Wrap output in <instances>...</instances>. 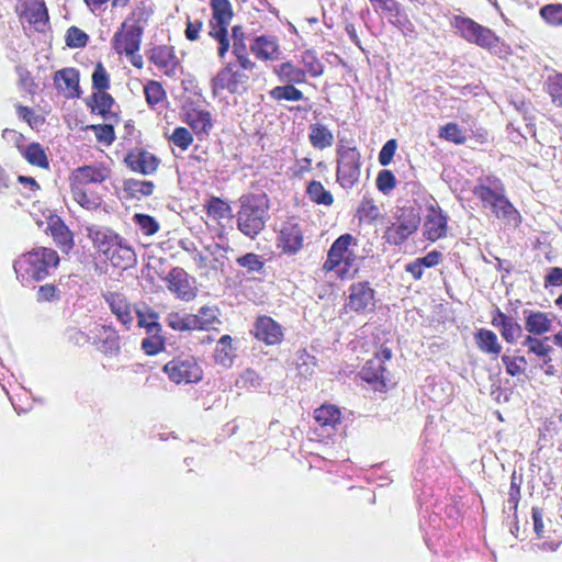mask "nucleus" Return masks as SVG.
Returning a JSON list of instances; mask_svg holds the SVG:
<instances>
[{"label": "nucleus", "instance_id": "47", "mask_svg": "<svg viewBox=\"0 0 562 562\" xmlns=\"http://www.w3.org/2000/svg\"><path fill=\"white\" fill-rule=\"evenodd\" d=\"M358 213L360 220L373 222L380 216V209L374 204L373 199L363 196L358 207Z\"/></svg>", "mask_w": 562, "mask_h": 562}, {"label": "nucleus", "instance_id": "17", "mask_svg": "<svg viewBox=\"0 0 562 562\" xmlns=\"http://www.w3.org/2000/svg\"><path fill=\"white\" fill-rule=\"evenodd\" d=\"M168 289L175 293L179 299L190 301L195 296L194 288L192 286L188 273L181 268H173L168 277Z\"/></svg>", "mask_w": 562, "mask_h": 562}, {"label": "nucleus", "instance_id": "49", "mask_svg": "<svg viewBox=\"0 0 562 562\" xmlns=\"http://www.w3.org/2000/svg\"><path fill=\"white\" fill-rule=\"evenodd\" d=\"M210 35L215 38L220 46H218V56L223 58L227 50L229 49V40L227 36V27H215L213 23H211V31Z\"/></svg>", "mask_w": 562, "mask_h": 562}, {"label": "nucleus", "instance_id": "58", "mask_svg": "<svg viewBox=\"0 0 562 562\" xmlns=\"http://www.w3.org/2000/svg\"><path fill=\"white\" fill-rule=\"evenodd\" d=\"M199 319V323H201V327H198L195 330H203L207 329L209 326H211L214 321H216V313L212 307L203 306L199 310L198 314H192Z\"/></svg>", "mask_w": 562, "mask_h": 562}, {"label": "nucleus", "instance_id": "35", "mask_svg": "<svg viewBox=\"0 0 562 562\" xmlns=\"http://www.w3.org/2000/svg\"><path fill=\"white\" fill-rule=\"evenodd\" d=\"M211 7L213 11L212 22L215 27H227L231 23L233 12L228 0H211Z\"/></svg>", "mask_w": 562, "mask_h": 562}, {"label": "nucleus", "instance_id": "29", "mask_svg": "<svg viewBox=\"0 0 562 562\" xmlns=\"http://www.w3.org/2000/svg\"><path fill=\"white\" fill-rule=\"evenodd\" d=\"M274 74L281 82L300 85L306 81V71L292 61H285L274 67Z\"/></svg>", "mask_w": 562, "mask_h": 562}, {"label": "nucleus", "instance_id": "52", "mask_svg": "<svg viewBox=\"0 0 562 562\" xmlns=\"http://www.w3.org/2000/svg\"><path fill=\"white\" fill-rule=\"evenodd\" d=\"M541 16L552 25L562 24V5L561 4H548L544 5L540 11Z\"/></svg>", "mask_w": 562, "mask_h": 562}, {"label": "nucleus", "instance_id": "57", "mask_svg": "<svg viewBox=\"0 0 562 562\" xmlns=\"http://www.w3.org/2000/svg\"><path fill=\"white\" fill-rule=\"evenodd\" d=\"M501 335L507 342L513 344L519 337H521L522 328L517 322H515L512 318L507 324H505V326H503V328L501 329Z\"/></svg>", "mask_w": 562, "mask_h": 562}, {"label": "nucleus", "instance_id": "20", "mask_svg": "<svg viewBox=\"0 0 562 562\" xmlns=\"http://www.w3.org/2000/svg\"><path fill=\"white\" fill-rule=\"evenodd\" d=\"M54 83L58 91L67 98L79 97V71L75 68H64L54 76Z\"/></svg>", "mask_w": 562, "mask_h": 562}, {"label": "nucleus", "instance_id": "53", "mask_svg": "<svg viewBox=\"0 0 562 562\" xmlns=\"http://www.w3.org/2000/svg\"><path fill=\"white\" fill-rule=\"evenodd\" d=\"M109 86V75L102 64L99 63L92 74V87L98 91H105Z\"/></svg>", "mask_w": 562, "mask_h": 562}, {"label": "nucleus", "instance_id": "8", "mask_svg": "<svg viewBox=\"0 0 562 562\" xmlns=\"http://www.w3.org/2000/svg\"><path fill=\"white\" fill-rule=\"evenodd\" d=\"M249 76L239 70L237 65L228 63L223 67L211 81V88L213 94L220 95L223 90L229 93H241L247 89Z\"/></svg>", "mask_w": 562, "mask_h": 562}, {"label": "nucleus", "instance_id": "27", "mask_svg": "<svg viewBox=\"0 0 562 562\" xmlns=\"http://www.w3.org/2000/svg\"><path fill=\"white\" fill-rule=\"evenodd\" d=\"M122 189L124 198L142 200L153 194L155 184L150 180L128 178L123 181Z\"/></svg>", "mask_w": 562, "mask_h": 562}, {"label": "nucleus", "instance_id": "43", "mask_svg": "<svg viewBox=\"0 0 562 562\" xmlns=\"http://www.w3.org/2000/svg\"><path fill=\"white\" fill-rule=\"evenodd\" d=\"M301 61L304 66L306 74L312 77H319L324 71L322 61L317 58L316 54L312 50H305L302 53Z\"/></svg>", "mask_w": 562, "mask_h": 562}, {"label": "nucleus", "instance_id": "46", "mask_svg": "<svg viewBox=\"0 0 562 562\" xmlns=\"http://www.w3.org/2000/svg\"><path fill=\"white\" fill-rule=\"evenodd\" d=\"M133 221L147 236H151L159 231V223L150 215L137 213L133 216Z\"/></svg>", "mask_w": 562, "mask_h": 562}, {"label": "nucleus", "instance_id": "40", "mask_svg": "<svg viewBox=\"0 0 562 562\" xmlns=\"http://www.w3.org/2000/svg\"><path fill=\"white\" fill-rule=\"evenodd\" d=\"M144 93L148 105L153 109L164 103L166 99V91L162 86L155 80H150L145 85Z\"/></svg>", "mask_w": 562, "mask_h": 562}, {"label": "nucleus", "instance_id": "13", "mask_svg": "<svg viewBox=\"0 0 562 562\" xmlns=\"http://www.w3.org/2000/svg\"><path fill=\"white\" fill-rule=\"evenodd\" d=\"M278 243L286 254H296L303 247V232L295 218H289L281 224Z\"/></svg>", "mask_w": 562, "mask_h": 562}, {"label": "nucleus", "instance_id": "18", "mask_svg": "<svg viewBox=\"0 0 562 562\" xmlns=\"http://www.w3.org/2000/svg\"><path fill=\"white\" fill-rule=\"evenodd\" d=\"M103 297L109 304L111 312L116 316L117 321L126 329H130L134 317L132 315L131 304L127 302L125 295L117 292H108L103 294Z\"/></svg>", "mask_w": 562, "mask_h": 562}, {"label": "nucleus", "instance_id": "16", "mask_svg": "<svg viewBox=\"0 0 562 562\" xmlns=\"http://www.w3.org/2000/svg\"><path fill=\"white\" fill-rule=\"evenodd\" d=\"M109 177V170L101 166H83L75 169L70 176V187L85 188L91 183H101Z\"/></svg>", "mask_w": 562, "mask_h": 562}, {"label": "nucleus", "instance_id": "9", "mask_svg": "<svg viewBox=\"0 0 562 562\" xmlns=\"http://www.w3.org/2000/svg\"><path fill=\"white\" fill-rule=\"evenodd\" d=\"M340 411L334 405H322L314 411L311 439L323 441L331 438L340 424Z\"/></svg>", "mask_w": 562, "mask_h": 562}, {"label": "nucleus", "instance_id": "32", "mask_svg": "<svg viewBox=\"0 0 562 562\" xmlns=\"http://www.w3.org/2000/svg\"><path fill=\"white\" fill-rule=\"evenodd\" d=\"M475 342L481 351L484 353L497 357L502 351V346L498 342L497 336L494 331L481 328L476 331Z\"/></svg>", "mask_w": 562, "mask_h": 562}, {"label": "nucleus", "instance_id": "7", "mask_svg": "<svg viewBox=\"0 0 562 562\" xmlns=\"http://www.w3.org/2000/svg\"><path fill=\"white\" fill-rule=\"evenodd\" d=\"M164 372L176 384L198 383L203 370L193 356H179L164 366Z\"/></svg>", "mask_w": 562, "mask_h": 562}, {"label": "nucleus", "instance_id": "37", "mask_svg": "<svg viewBox=\"0 0 562 562\" xmlns=\"http://www.w3.org/2000/svg\"><path fill=\"white\" fill-rule=\"evenodd\" d=\"M166 322L175 330H195L201 327L199 319L192 314L181 315L179 313H170Z\"/></svg>", "mask_w": 562, "mask_h": 562}, {"label": "nucleus", "instance_id": "61", "mask_svg": "<svg viewBox=\"0 0 562 562\" xmlns=\"http://www.w3.org/2000/svg\"><path fill=\"white\" fill-rule=\"evenodd\" d=\"M59 299V290L53 284L40 286L37 300L41 302H52Z\"/></svg>", "mask_w": 562, "mask_h": 562}, {"label": "nucleus", "instance_id": "11", "mask_svg": "<svg viewBox=\"0 0 562 562\" xmlns=\"http://www.w3.org/2000/svg\"><path fill=\"white\" fill-rule=\"evenodd\" d=\"M143 29L137 24L124 22L112 38V45L117 54L133 55L140 47Z\"/></svg>", "mask_w": 562, "mask_h": 562}, {"label": "nucleus", "instance_id": "1", "mask_svg": "<svg viewBox=\"0 0 562 562\" xmlns=\"http://www.w3.org/2000/svg\"><path fill=\"white\" fill-rule=\"evenodd\" d=\"M234 217L237 229L246 237L255 239L270 218L269 200L266 194H245L238 200Z\"/></svg>", "mask_w": 562, "mask_h": 562}, {"label": "nucleus", "instance_id": "28", "mask_svg": "<svg viewBox=\"0 0 562 562\" xmlns=\"http://www.w3.org/2000/svg\"><path fill=\"white\" fill-rule=\"evenodd\" d=\"M98 337L100 342L99 349L104 355L115 356L120 352V336L112 326L102 325L98 330Z\"/></svg>", "mask_w": 562, "mask_h": 562}, {"label": "nucleus", "instance_id": "62", "mask_svg": "<svg viewBox=\"0 0 562 562\" xmlns=\"http://www.w3.org/2000/svg\"><path fill=\"white\" fill-rule=\"evenodd\" d=\"M89 128L94 131L98 140H114V128L112 124L91 125Z\"/></svg>", "mask_w": 562, "mask_h": 562}, {"label": "nucleus", "instance_id": "6", "mask_svg": "<svg viewBox=\"0 0 562 562\" xmlns=\"http://www.w3.org/2000/svg\"><path fill=\"white\" fill-rule=\"evenodd\" d=\"M420 224L419 213L412 206L398 210L396 221L385 231L384 237L391 245H402Z\"/></svg>", "mask_w": 562, "mask_h": 562}, {"label": "nucleus", "instance_id": "2", "mask_svg": "<svg viewBox=\"0 0 562 562\" xmlns=\"http://www.w3.org/2000/svg\"><path fill=\"white\" fill-rule=\"evenodd\" d=\"M58 263L59 256L54 249L37 247L15 260L13 268L22 282H38L47 278Z\"/></svg>", "mask_w": 562, "mask_h": 562}, {"label": "nucleus", "instance_id": "56", "mask_svg": "<svg viewBox=\"0 0 562 562\" xmlns=\"http://www.w3.org/2000/svg\"><path fill=\"white\" fill-rule=\"evenodd\" d=\"M396 186V179L390 170H382L376 178V187L384 194L390 193Z\"/></svg>", "mask_w": 562, "mask_h": 562}, {"label": "nucleus", "instance_id": "59", "mask_svg": "<svg viewBox=\"0 0 562 562\" xmlns=\"http://www.w3.org/2000/svg\"><path fill=\"white\" fill-rule=\"evenodd\" d=\"M136 314H137V318H138V326L145 328L146 333H149V328L151 327V324L160 325L158 323V315L150 310H147V311L137 310Z\"/></svg>", "mask_w": 562, "mask_h": 562}, {"label": "nucleus", "instance_id": "48", "mask_svg": "<svg viewBox=\"0 0 562 562\" xmlns=\"http://www.w3.org/2000/svg\"><path fill=\"white\" fill-rule=\"evenodd\" d=\"M237 263L245 268L247 272H259L262 270L265 263L257 254L248 252L237 258Z\"/></svg>", "mask_w": 562, "mask_h": 562}, {"label": "nucleus", "instance_id": "22", "mask_svg": "<svg viewBox=\"0 0 562 562\" xmlns=\"http://www.w3.org/2000/svg\"><path fill=\"white\" fill-rule=\"evenodd\" d=\"M360 376L363 381L375 384L378 391L385 389L390 381L385 375V368L380 357L368 360L360 371Z\"/></svg>", "mask_w": 562, "mask_h": 562}, {"label": "nucleus", "instance_id": "14", "mask_svg": "<svg viewBox=\"0 0 562 562\" xmlns=\"http://www.w3.org/2000/svg\"><path fill=\"white\" fill-rule=\"evenodd\" d=\"M87 236L104 256L119 243L121 236L114 231L99 225H89L86 227Z\"/></svg>", "mask_w": 562, "mask_h": 562}, {"label": "nucleus", "instance_id": "21", "mask_svg": "<svg viewBox=\"0 0 562 562\" xmlns=\"http://www.w3.org/2000/svg\"><path fill=\"white\" fill-rule=\"evenodd\" d=\"M255 336L267 345H276L282 340L281 326L269 316H261L255 325Z\"/></svg>", "mask_w": 562, "mask_h": 562}, {"label": "nucleus", "instance_id": "44", "mask_svg": "<svg viewBox=\"0 0 562 562\" xmlns=\"http://www.w3.org/2000/svg\"><path fill=\"white\" fill-rule=\"evenodd\" d=\"M522 344L528 348L530 352L537 355L538 357L544 358V363L551 361L549 353L552 351V347L544 344L543 340L527 336Z\"/></svg>", "mask_w": 562, "mask_h": 562}, {"label": "nucleus", "instance_id": "12", "mask_svg": "<svg viewBox=\"0 0 562 562\" xmlns=\"http://www.w3.org/2000/svg\"><path fill=\"white\" fill-rule=\"evenodd\" d=\"M347 307L356 313L373 311L375 306L374 290L370 283L357 282L352 283L349 289Z\"/></svg>", "mask_w": 562, "mask_h": 562}, {"label": "nucleus", "instance_id": "41", "mask_svg": "<svg viewBox=\"0 0 562 562\" xmlns=\"http://www.w3.org/2000/svg\"><path fill=\"white\" fill-rule=\"evenodd\" d=\"M307 194L317 204L329 206L334 202L331 193L319 181H312L307 186Z\"/></svg>", "mask_w": 562, "mask_h": 562}, {"label": "nucleus", "instance_id": "50", "mask_svg": "<svg viewBox=\"0 0 562 562\" xmlns=\"http://www.w3.org/2000/svg\"><path fill=\"white\" fill-rule=\"evenodd\" d=\"M502 361L506 367V372L512 376L521 374L525 371V367L527 364V361L524 357L512 358L509 356H503Z\"/></svg>", "mask_w": 562, "mask_h": 562}, {"label": "nucleus", "instance_id": "38", "mask_svg": "<svg viewBox=\"0 0 562 562\" xmlns=\"http://www.w3.org/2000/svg\"><path fill=\"white\" fill-rule=\"evenodd\" d=\"M205 209L207 215L217 222L233 216L231 205L220 198L212 196L209 199Z\"/></svg>", "mask_w": 562, "mask_h": 562}, {"label": "nucleus", "instance_id": "36", "mask_svg": "<svg viewBox=\"0 0 562 562\" xmlns=\"http://www.w3.org/2000/svg\"><path fill=\"white\" fill-rule=\"evenodd\" d=\"M160 325L151 324L149 333H147L148 337L144 338L142 341V349L146 355L154 356L164 349L165 340L160 335Z\"/></svg>", "mask_w": 562, "mask_h": 562}, {"label": "nucleus", "instance_id": "55", "mask_svg": "<svg viewBox=\"0 0 562 562\" xmlns=\"http://www.w3.org/2000/svg\"><path fill=\"white\" fill-rule=\"evenodd\" d=\"M233 55L236 57V65L239 70L246 72L255 69L256 64L251 61L250 58L248 57L247 46L241 45L239 47H236L233 50Z\"/></svg>", "mask_w": 562, "mask_h": 562}, {"label": "nucleus", "instance_id": "31", "mask_svg": "<svg viewBox=\"0 0 562 562\" xmlns=\"http://www.w3.org/2000/svg\"><path fill=\"white\" fill-rule=\"evenodd\" d=\"M526 319V329L533 335L548 333L552 326V319L542 312L524 311Z\"/></svg>", "mask_w": 562, "mask_h": 562}, {"label": "nucleus", "instance_id": "3", "mask_svg": "<svg viewBox=\"0 0 562 562\" xmlns=\"http://www.w3.org/2000/svg\"><path fill=\"white\" fill-rule=\"evenodd\" d=\"M486 184L481 183L473 189V194L480 199L484 207H490L497 218L508 222L516 221L518 212L504 195L502 183L498 179H486Z\"/></svg>", "mask_w": 562, "mask_h": 562}, {"label": "nucleus", "instance_id": "5", "mask_svg": "<svg viewBox=\"0 0 562 562\" xmlns=\"http://www.w3.org/2000/svg\"><path fill=\"white\" fill-rule=\"evenodd\" d=\"M357 246L358 241L351 234L339 236L330 246L323 269L333 271L340 265H344L346 270L352 268L357 259L355 252Z\"/></svg>", "mask_w": 562, "mask_h": 562}, {"label": "nucleus", "instance_id": "45", "mask_svg": "<svg viewBox=\"0 0 562 562\" xmlns=\"http://www.w3.org/2000/svg\"><path fill=\"white\" fill-rule=\"evenodd\" d=\"M74 199L85 209L94 210L100 205V198L89 194L85 188L71 187Z\"/></svg>", "mask_w": 562, "mask_h": 562}, {"label": "nucleus", "instance_id": "51", "mask_svg": "<svg viewBox=\"0 0 562 562\" xmlns=\"http://www.w3.org/2000/svg\"><path fill=\"white\" fill-rule=\"evenodd\" d=\"M548 92L552 102L558 106H562V75L558 74L549 78Z\"/></svg>", "mask_w": 562, "mask_h": 562}, {"label": "nucleus", "instance_id": "26", "mask_svg": "<svg viewBox=\"0 0 562 562\" xmlns=\"http://www.w3.org/2000/svg\"><path fill=\"white\" fill-rule=\"evenodd\" d=\"M150 60L160 69H162L164 72L169 77L176 76L180 68L173 49L168 46H159L155 48L150 56Z\"/></svg>", "mask_w": 562, "mask_h": 562}, {"label": "nucleus", "instance_id": "33", "mask_svg": "<svg viewBox=\"0 0 562 562\" xmlns=\"http://www.w3.org/2000/svg\"><path fill=\"white\" fill-rule=\"evenodd\" d=\"M90 105L92 112H97L102 115L105 120L116 116V113L113 111L114 99L106 93L105 91L94 92L91 97Z\"/></svg>", "mask_w": 562, "mask_h": 562}, {"label": "nucleus", "instance_id": "15", "mask_svg": "<svg viewBox=\"0 0 562 562\" xmlns=\"http://www.w3.org/2000/svg\"><path fill=\"white\" fill-rule=\"evenodd\" d=\"M447 216L439 207L431 205L424 223V235L428 240L436 241L447 234Z\"/></svg>", "mask_w": 562, "mask_h": 562}, {"label": "nucleus", "instance_id": "10", "mask_svg": "<svg viewBox=\"0 0 562 562\" xmlns=\"http://www.w3.org/2000/svg\"><path fill=\"white\" fill-rule=\"evenodd\" d=\"M337 153V181L344 189H351L359 177V154L355 147L346 146H340Z\"/></svg>", "mask_w": 562, "mask_h": 562}, {"label": "nucleus", "instance_id": "34", "mask_svg": "<svg viewBox=\"0 0 562 562\" xmlns=\"http://www.w3.org/2000/svg\"><path fill=\"white\" fill-rule=\"evenodd\" d=\"M21 155L31 164L41 168H48V158L40 143H30L19 146Z\"/></svg>", "mask_w": 562, "mask_h": 562}, {"label": "nucleus", "instance_id": "4", "mask_svg": "<svg viewBox=\"0 0 562 562\" xmlns=\"http://www.w3.org/2000/svg\"><path fill=\"white\" fill-rule=\"evenodd\" d=\"M451 25L459 32L462 38L482 48H495L499 42V37L492 30L470 18L456 15L451 20Z\"/></svg>", "mask_w": 562, "mask_h": 562}, {"label": "nucleus", "instance_id": "42", "mask_svg": "<svg viewBox=\"0 0 562 562\" xmlns=\"http://www.w3.org/2000/svg\"><path fill=\"white\" fill-rule=\"evenodd\" d=\"M25 18L36 27H38L41 24H46L48 21V13L45 4L42 2L31 3L25 10Z\"/></svg>", "mask_w": 562, "mask_h": 562}, {"label": "nucleus", "instance_id": "30", "mask_svg": "<svg viewBox=\"0 0 562 562\" xmlns=\"http://www.w3.org/2000/svg\"><path fill=\"white\" fill-rule=\"evenodd\" d=\"M233 339L229 335H223L215 347L214 360L223 368L232 367L235 359V348L233 347Z\"/></svg>", "mask_w": 562, "mask_h": 562}, {"label": "nucleus", "instance_id": "60", "mask_svg": "<svg viewBox=\"0 0 562 562\" xmlns=\"http://www.w3.org/2000/svg\"><path fill=\"white\" fill-rule=\"evenodd\" d=\"M439 137L446 140H464L465 136L461 135L460 128L456 123H448L439 131Z\"/></svg>", "mask_w": 562, "mask_h": 562}, {"label": "nucleus", "instance_id": "54", "mask_svg": "<svg viewBox=\"0 0 562 562\" xmlns=\"http://www.w3.org/2000/svg\"><path fill=\"white\" fill-rule=\"evenodd\" d=\"M87 42H88V35L83 31H81L77 26H71L68 29L67 36H66V43L69 47H75V48L83 47V46H86Z\"/></svg>", "mask_w": 562, "mask_h": 562}, {"label": "nucleus", "instance_id": "64", "mask_svg": "<svg viewBox=\"0 0 562 562\" xmlns=\"http://www.w3.org/2000/svg\"><path fill=\"white\" fill-rule=\"evenodd\" d=\"M562 285V268L553 267L544 277V288Z\"/></svg>", "mask_w": 562, "mask_h": 562}, {"label": "nucleus", "instance_id": "19", "mask_svg": "<svg viewBox=\"0 0 562 562\" xmlns=\"http://www.w3.org/2000/svg\"><path fill=\"white\" fill-rule=\"evenodd\" d=\"M184 121L198 137L207 136L213 126L212 114L199 108H187Z\"/></svg>", "mask_w": 562, "mask_h": 562}, {"label": "nucleus", "instance_id": "24", "mask_svg": "<svg viewBox=\"0 0 562 562\" xmlns=\"http://www.w3.org/2000/svg\"><path fill=\"white\" fill-rule=\"evenodd\" d=\"M125 162L135 172L150 175L157 169L159 160L153 154L139 150L130 153Z\"/></svg>", "mask_w": 562, "mask_h": 562}, {"label": "nucleus", "instance_id": "63", "mask_svg": "<svg viewBox=\"0 0 562 562\" xmlns=\"http://www.w3.org/2000/svg\"><path fill=\"white\" fill-rule=\"evenodd\" d=\"M397 143H385L379 154V162L382 166H387L392 161L397 148Z\"/></svg>", "mask_w": 562, "mask_h": 562}, {"label": "nucleus", "instance_id": "23", "mask_svg": "<svg viewBox=\"0 0 562 562\" xmlns=\"http://www.w3.org/2000/svg\"><path fill=\"white\" fill-rule=\"evenodd\" d=\"M105 257L112 266L121 269L132 267L136 262L134 249L123 237L119 239L117 245H115Z\"/></svg>", "mask_w": 562, "mask_h": 562}, {"label": "nucleus", "instance_id": "25", "mask_svg": "<svg viewBox=\"0 0 562 562\" xmlns=\"http://www.w3.org/2000/svg\"><path fill=\"white\" fill-rule=\"evenodd\" d=\"M250 50L259 59L274 60L280 56V48L278 41L271 35H261L255 38L250 45Z\"/></svg>", "mask_w": 562, "mask_h": 562}, {"label": "nucleus", "instance_id": "39", "mask_svg": "<svg viewBox=\"0 0 562 562\" xmlns=\"http://www.w3.org/2000/svg\"><path fill=\"white\" fill-rule=\"evenodd\" d=\"M269 95L276 101H301L303 99L302 91L296 89L294 83L274 87L270 90Z\"/></svg>", "mask_w": 562, "mask_h": 562}]
</instances>
